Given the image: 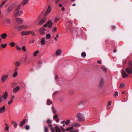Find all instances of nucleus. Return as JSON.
Here are the masks:
<instances>
[{"label": "nucleus", "mask_w": 132, "mask_h": 132, "mask_svg": "<svg viewBox=\"0 0 132 132\" xmlns=\"http://www.w3.org/2000/svg\"><path fill=\"white\" fill-rule=\"evenodd\" d=\"M44 61V60L43 59H40L37 62V63L39 64H42L43 61Z\"/></svg>", "instance_id": "27"}, {"label": "nucleus", "mask_w": 132, "mask_h": 132, "mask_svg": "<svg viewBox=\"0 0 132 132\" xmlns=\"http://www.w3.org/2000/svg\"><path fill=\"white\" fill-rule=\"evenodd\" d=\"M52 102L50 100H48L47 101V105H49L52 104Z\"/></svg>", "instance_id": "37"}, {"label": "nucleus", "mask_w": 132, "mask_h": 132, "mask_svg": "<svg viewBox=\"0 0 132 132\" xmlns=\"http://www.w3.org/2000/svg\"><path fill=\"white\" fill-rule=\"evenodd\" d=\"M79 125V124L78 123H74L72 124L71 125V126L73 127H77Z\"/></svg>", "instance_id": "25"}, {"label": "nucleus", "mask_w": 132, "mask_h": 132, "mask_svg": "<svg viewBox=\"0 0 132 132\" xmlns=\"http://www.w3.org/2000/svg\"><path fill=\"white\" fill-rule=\"evenodd\" d=\"M56 30V27H55L53 30H52V32H53L54 31H55Z\"/></svg>", "instance_id": "62"}, {"label": "nucleus", "mask_w": 132, "mask_h": 132, "mask_svg": "<svg viewBox=\"0 0 132 132\" xmlns=\"http://www.w3.org/2000/svg\"><path fill=\"white\" fill-rule=\"evenodd\" d=\"M2 97H0V103L2 101Z\"/></svg>", "instance_id": "64"}, {"label": "nucleus", "mask_w": 132, "mask_h": 132, "mask_svg": "<svg viewBox=\"0 0 132 132\" xmlns=\"http://www.w3.org/2000/svg\"><path fill=\"white\" fill-rule=\"evenodd\" d=\"M55 129L56 132H61V129L57 126L55 127Z\"/></svg>", "instance_id": "24"}, {"label": "nucleus", "mask_w": 132, "mask_h": 132, "mask_svg": "<svg viewBox=\"0 0 132 132\" xmlns=\"http://www.w3.org/2000/svg\"><path fill=\"white\" fill-rule=\"evenodd\" d=\"M20 6H21V5H18L17 6L16 9H15L14 11H20L19 10L20 9Z\"/></svg>", "instance_id": "26"}, {"label": "nucleus", "mask_w": 132, "mask_h": 132, "mask_svg": "<svg viewBox=\"0 0 132 132\" xmlns=\"http://www.w3.org/2000/svg\"><path fill=\"white\" fill-rule=\"evenodd\" d=\"M39 52V51L38 50H37L36 51H35L33 54V55L35 56H36L37 54Z\"/></svg>", "instance_id": "35"}, {"label": "nucleus", "mask_w": 132, "mask_h": 132, "mask_svg": "<svg viewBox=\"0 0 132 132\" xmlns=\"http://www.w3.org/2000/svg\"><path fill=\"white\" fill-rule=\"evenodd\" d=\"M77 118L79 121H83L85 120L84 117L81 113H79L77 115Z\"/></svg>", "instance_id": "4"}, {"label": "nucleus", "mask_w": 132, "mask_h": 132, "mask_svg": "<svg viewBox=\"0 0 132 132\" xmlns=\"http://www.w3.org/2000/svg\"><path fill=\"white\" fill-rule=\"evenodd\" d=\"M125 86V84L124 83L121 84L120 85V88H123Z\"/></svg>", "instance_id": "36"}, {"label": "nucleus", "mask_w": 132, "mask_h": 132, "mask_svg": "<svg viewBox=\"0 0 132 132\" xmlns=\"http://www.w3.org/2000/svg\"><path fill=\"white\" fill-rule=\"evenodd\" d=\"M81 56L83 57H85L86 56V53L84 52H82L81 54Z\"/></svg>", "instance_id": "33"}, {"label": "nucleus", "mask_w": 132, "mask_h": 132, "mask_svg": "<svg viewBox=\"0 0 132 132\" xmlns=\"http://www.w3.org/2000/svg\"><path fill=\"white\" fill-rule=\"evenodd\" d=\"M111 103H112L111 101H109L108 102V106H109L111 104Z\"/></svg>", "instance_id": "56"}, {"label": "nucleus", "mask_w": 132, "mask_h": 132, "mask_svg": "<svg viewBox=\"0 0 132 132\" xmlns=\"http://www.w3.org/2000/svg\"><path fill=\"white\" fill-rule=\"evenodd\" d=\"M14 14L13 15L15 17L19 16L23 13V12L21 11H14Z\"/></svg>", "instance_id": "5"}, {"label": "nucleus", "mask_w": 132, "mask_h": 132, "mask_svg": "<svg viewBox=\"0 0 132 132\" xmlns=\"http://www.w3.org/2000/svg\"><path fill=\"white\" fill-rule=\"evenodd\" d=\"M44 132H48V129L46 127H44Z\"/></svg>", "instance_id": "42"}, {"label": "nucleus", "mask_w": 132, "mask_h": 132, "mask_svg": "<svg viewBox=\"0 0 132 132\" xmlns=\"http://www.w3.org/2000/svg\"><path fill=\"white\" fill-rule=\"evenodd\" d=\"M59 37V35L57 34H56V37L54 38V40H55L56 41L57 40V39Z\"/></svg>", "instance_id": "50"}, {"label": "nucleus", "mask_w": 132, "mask_h": 132, "mask_svg": "<svg viewBox=\"0 0 132 132\" xmlns=\"http://www.w3.org/2000/svg\"><path fill=\"white\" fill-rule=\"evenodd\" d=\"M8 78V76L5 75L3 76L2 78V80L3 82L4 81Z\"/></svg>", "instance_id": "23"}, {"label": "nucleus", "mask_w": 132, "mask_h": 132, "mask_svg": "<svg viewBox=\"0 0 132 132\" xmlns=\"http://www.w3.org/2000/svg\"><path fill=\"white\" fill-rule=\"evenodd\" d=\"M46 17L44 18L43 19H42L38 23V24L39 25H42L46 21Z\"/></svg>", "instance_id": "10"}, {"label": "nucleus", "mask_w": 132, "mask_h": 132, "mask_svg": "<svg viewBox=\"0 0 132 132\" xmlns=\"http://www.w3.org/2000/svg\"><path fill=\"white\" fill-rule=\"evenodd\" d=\"M61 52V50L60 49H58L55 52L56 55L59 56L60 55Z\"/></svg>", "instance_id": "18"}, {"label": "nucleus", "mask_w": 132, "mask_h": 132, "mask_svg": "<svg viewBox=\"0 0 132 132\" xmlns=\"http://www.w3.org/2000/svg\"><path fill=\"white\" fill-rule=\"evenodd\" d=\"M47 123L49 124L51 123L52 122V121L50 119H48L47 120Z\"/></svg>", "instance_id": "48"}, {"label": "nucleus", "mask_w": 132, "mask_h": 132, "mask_svg": "<svg viewBox=\"0 0 132 132\" xmlns=\"http://www.w3.org/2000/svg\"><path fill=\"white\" fill-rule=\"evenodd\" d=\"M47 22L48 27L50 28L51 27L53 23L52 21L50 20Z\"/></svg>", "instance_id": "12"}, {"label": "nucleus", "mask_w": 132, "mask_h": 132, "mask_svg": "<svg viewBox=\"0 0 132 132\" xmlns=\"http://www.w3.org/2000/svg\"><path fill=\"white\" fill-rule=\"evenodd\" d=\"M5 21L8 24H10L11 22L10 20L7 18H6L5 19Z\"/></svg>", "instance_id": "30"}, {"label": "nucleus", "mask_w": 132, "mask_h": 132, "mask_svg": "<svg viewBox=\"0 0 132 132\" xmlns=\"http://www.w3.org/2000/svg\"><path fill=\"white\" fill-rule=\"evenodd\" d=\"M58 116L56 114H55L54 116L53 117V118L55 119L56 120V121L57 122H58L59 121V119H57Z\"/></svg>", "instance_id": "22"}, {"label": "nucleus", "mask_w": 132, "mask_h": 132, "mask_svg": "<svg viewBox=\"0 0 132 132\" xmlns=\"http://www.w3.org/2000/svg\"><path fill=\"white\" fill-rule=\"evenodd\" d=\"M118 95V92H117L116 91V92H115L114 93V96L115 97H116Z\"/></svg>", "instance_id": "46"}, {"label": "nucleus", "mask_w": 132, "mask_h": 132, "mask_svg": "<svg viewBox=\"0 0 132 132\" xmlns=\"http://www.w3.org/2000/svg\"><path fill=\"white\" fill-rule=\"evenodd\" d=\"M50 129L51 130V132H54L55 130L54 128L53 127H50Z\"/></svg>", "instance_id": "49"}, {"label": "nucleus", "mask_w": 132, "mask_h": 132, "mask_svg": "<svg viewBox=\"0 0 132 132\" xmlns=\"http://www.w3.org/2000/svg\"><path fill=\"white\" fill-rule=\"evenodd\" d=\"M86 100L85 99L83 100L79 101L78 103V104L79 105L84 104L86 103Z\"/></svg>", "instance_id": "14"}, {"label": "nucleus", "mask_w": 132, "mask_h": 132, "mask_svg": "<svg viewBox=\"0 0 132 132\" xmlns=\"http://www.w3.org/2000/svg\"><path fill=\"white\" fill-rule=\"evenodd\" d=\"M45 38L44 37H43L41 39V44L42 45H43L45 44Z\"/></svg>", "instance_id": "21"}, {"label": "nucleus", "mask_w": 132, "mask_h": 132, "mask_svg": "<svg viewBox=\"0 0 132 132\" xmlns=\"http://www.w3.org/2000/svg\"><path fill=\"white\" fill-rule=\"evenodd\" d=\"M14 64L15 66L16 67H18L20 66V63L19 62H16Z\"/></svg>", "instance_id": "40"}, {"label": "nucleus", "mask_w": 132, "mask_h": 132, "mask_svg": "<svg viewBox=\"0 0 132 132\" xmlns=\"http://www.w3.org/2000/svg\"><path fill=\"white\" fill-rule=\"evenodd\" d=\"M70 122V120H68L66 121V122H65V125H67Z\"/></svg>", "instance_id": "52"}, {"label": "nucleus", "mask_w": 132, "mask_h": 132, "mask_svg": "<svg viewBox=\"0 0 132 132\" xmlns=\"http://www.w3.org/2000/svg\"><path fill=\"white\" fill-rule=\"evenodd\" d=\"M46 37L47 39H48L51 37V36L50 34H48L46 35Z\"/></svg>", "instance_id": "38"}, {"label": "nucleus", "mask_w": 132, "mask_h": 132, "mask_svg": "<svg viewBox=\"0 0 132 132\" xmlns=\"http://www.w3.org/2000/svg\"><path fill=\"white\" fill-rule=\"evenodd\" d=\"M13 102V100L12 99H11L10 101L8 102V104L9 105L12 102Z\"/></svg>", "instance_id": "53"}, {"label": "nucleus", "mask_w": 132, "mask_h": 132, "mask_svg": "<svg viewBox=\"0 0 132 132\" xmlns=\"http://www.w3.org/2000/svg\"><path fill=\"white\" fill-rule=\"evenodd\" d=\"M7 45L6 44H2L1 45V46L3 48H5L6 47Z\"/></svg>", "instance_id": "44"}, {"label": "nucleus", "mask_w": 132, "mask_h": 132, "mask_svg": "<svg viewBox=\"0 0 132 132\" xmlns=\"http://www.w3.org/2000/svg\"><path fill=\"white\" fill-rule=\"evenodd\" d=\"M10 45L11 47H13L15 45V43L13 42H12L10 43Z\"/></svg>", "instance_id": "43"}, {"label": "nucleus", "mask_w": 132, "mask_h": 132, "mask_svg": "<svg viewBox=\"0 0 132 132\" xmlns=\"http://www.w3.org/2000/svg\"><path fill=\"white\" fill-rule=\"evenodd\" d=\"M73 129V127H69L67 128L66 129V130L67 131H68L70 130V132H78L77 130H71Z\"/></svg>", "instance_id": "8"}, {"label": "nucleus", "mask_w": 132, "mask_h": 132, "mask_svg": "<svg viewBox=\"0 0 132 132\" xmlns=\"http://www.w3.org/2000/svg\"><path fill=\"white\" fill-rule=\"evenodd\" d=\"M52 109L53 111V113H56V111L55 107L54 106H52Z\"/></svg>", "instance_id": "28"}, {"label": "nucleus", "mask_w": 132, "mask_h": 132, "mask_svg": "<svg viewBox=\"0 0 132 132\" xmlns=\"http://www.w3.org/2000/svg\"><path fill=\"white\" fill-rule=\"evenodd\" d=\"M74 93V92L73 91H71L69 93V94L70 95H72Z\"/></svg>", "instance_id": "55"}, {"label": "nucleus", "mask_w": 132, "mask_h": 132, "mask_svg": "<svg viewBox=\"0 0 132 132\" xmlns=\"http://www.w3.org/2000/svg\"><path fill=\"white\" fill-rule=\"evenodd\" d=\"M46 30L43 27L40 29L39 32L41 35L44 34Z\"/></svg>", "instance_id": "11"}, {"label": "nucleus", "mask_w": 132, "mask_h": 132, "mask_svg": "<svg viewBox=\"0 0 132 132\" xmlns=\"http://www.w3.org/2000/svg\"><path fill=\"white\" fill-rule=\"evenodd\" d=\"M30 128L29 126L28 125H27L25 127V129L27 130L29 129Z\"/></svg>", "instance_id": "54"}, {"label": "nucleus", "mask_w": 132, "mask_h": 132, "mask_svg": "<svg viewBox=\"0 0 132 132\" xmlns=\"http://www.w3.org/2000/svg\"><path fill=\"white\" fill-rule=\"evenodd\" d=\"M15 21L18 24H21L23 23V21L21 18H18L15 19Z\"/></svg>", "instance_id": "7"}, {"label": "nucleus", "mask_w": 132, "mask_h": 132, "mask_svg": "<svg viewBox=\"0 0 132 132\" xmlns=\"http://www.w3.org/2000/svg\"><path fill=\"white\" fill-rule=\"evenodd\" d=\"M104 80L103 79H100L99 84V86L100 87L102 88L103 86L104 85Z\"/></svg>", "instance_id": "9"}, {"label": "nucleus", "mask_w": 132, "mask_h": 132, "mask_svg": "<svg viewBox=\"0 0 132 132\" xmlns=\"http://www.w3.org/2000/svg\"><path fill=\"white\" fill-rule=\"evenodd\" d=\"M28 0H24L22 2V4L23 5H25L28 3Z\"/></svg>", "instance_id": "32"}, {"label": "nucleus", "mask_w": 132, "mask_h": 132, "mask_svg": "<svg viewBox=\"0 0 132 132\" xmlns=\"http://www.w3.org/2000/svg\"><path fill=\"white\" fill-rule=\"evenodd\" d=\"M59 20V18H56L55 20V22H57Z\"/></svg>", "instance_id": "61"}, {"label": "nucleus", "mask_w": 132, "mask_h": 132, "mask_svg": "<svg viewBox=\"0 0 132 132\" xmlns=\"http://www.w3.org/2000/svg\"><path fill=\"white\" fill-rule=\"evenodd\" d=\"M6 2V0H5L4 1H3L2 4V5H3L5 4V3Z\"/></svg>", "instance_id": "59"}, {"label": "nucleus", "mask_w": 132, "mask_h": 132, "mask_svg": "<svg viewBox=\"0 0 132 132\" xmlns=\"http://www.w3.org/2000/svg\"><path fill=\"white\" fill-rule=\"evenodd\" d=\"M26 119H24L22 121L20 122V124L19 125L20 127L22 126L25 123Z\"/></svg>", "instance_id": "20"}, {"label": "nucleus", "mask_w": 132, "mask_h": 132, "mask_svg": "<svg viewBox=\"0 0 132 132\" xmlns=\"http://www.w3.org/2000/svg\"><path fill=\"white\" fill-rule=\"evenodd\" d=\"M129 67L126 69V71L129 74H131L132 73V62L129 61L128 64Z\"/></svg>", "instance_id": "1"}, {"label": "nucleus", "mask_w": 132, "mask_h": 132, "mask_svg": "<svg viewBox=\"0 0 132 132\" xmlns=\"http://www.w3.org/2000/svg\"><path fill=\"white\" fill-rule=\"evenodd\" d=\"M8 95L7 92L6 91L5 92L4 94V95L2 97V98H3L4 99L6 100L7 97Z\"/></svg>", "instance_id": "17"}, {"label": "nucleus", "mask_w": 132, "mask_h": 132, "mask_svg": "<svg viewBox=\"0 0 132 132\" xmlns=\"http://www.w3.org/2000/svg\"><path fill=\"white\" fill-rule=\"evenodd\" d=\"M17 29L19 31L21 30L22 29H23L22 27V25L18 26L17 27Z\"/></svg>", "instance_id": "31"}, {"label": "nucleus", "mask_w": 132, "mask_h": 132, "mask_svg": "<svg viewBox=\"0 0 132 132\" xmlns=\"http://www.w3.org/2000/svg\"><path fill=\"white\" fill-rule=\"evenodd\" d=\"M58 93L57 92H55L53 94V95L54 96L55 95H56Z\"/></svg>", "instance_id": "58"}, {"label": "nucleus", "mask_w": 132, "mask_h": 132, "mask_svg": "<svg viewBox=\"0 0 132 132\" xmlns=\"http://www.w3.org/2000/svg\"><path fill=\"white\" fill-rule=\"evenodd\" d=\"M9 127L8 126L6 127L5 128V130H7V131H9Z\"/></svg>", "instance_id": "60"}, {"label": "nucleus", "mask_w": 132, "mask_h": 132, "mask_svg": "<svg viewBox=\"0 0 132 132\" xmlns=\"http://www.w3.org/2000/svg\"><path fill=\"white\" fill-rule=\"evenodd\" d=\"M16 49L19 51H21V48L18 46H16Z\"/></svg>", "instance_id": "51"}, {"label": "nucleus", "mask_w": 132, "mask_h": 132, "mask_svg": "<svg viewBox=\"0 0 132 132\" xmlns=\"http://www.w3.org/2000/svg\"><path fill=\"white\" fill-rule=\"evenodd\" d=\"M51 7L50 5H49L48 7V9L46 12L45 13V15H47L50 12V11L51 10Z\"/></svg>", "instance_id": "13"}, {"label": "nucleus", "mask_w": 132, "mask_h": 132, "mask_svg": "<svg viewBox=\"0 0 132 132\" xmlns=\"http://www.w3.org/2000/svg\"><path fill=\"white\" fill-rule=\"evenodd\" d=\"M18 75L17 72H15L13 75V76L14 77H15L17 76Z\"/></svg>", "instance_id": "45"}, {"label": "nucleus", "mask_w": 132, "mask_h": 132, "mask_svg": "<svg viewBox=\"0 0 132 132\" xmlns=\"http://www.w3.org/2000/svg\"><path fill=\"white\" fill-rule=\"evenodd\" d=\"M20 89V87L19 86H18L17 87L14 88L13 89V92L14 93H16L18 92Z\"/></svg>", "instance_id": "16"}, {"label": "nucleus", "mask_w": 132, "mask_h": 132, "mask_svg": "<svg viewBox=\"0 0 132 132\" xmlns=\"http://www.w3.org/2000/svg\"><path fill=\"white\" fill-rule=\"evenodd\" d=\"M23 29H27L28 28V26L26 25H22Z\"/></svg>", "instance_id": "34"}, {"label": "nucleus", "mask_w": 132, "mask_h": 132, "mask_svg": "<svg viewBox=\"0 0 132 132\" xmlns=\"http://www.w3.org/2000/svg\"><path fill=\"white\" fill-rule=\"evenodd\" d=\"M5 107L4 106L0 108V113L4 112L5 111Z\"/></svg>", "instance_id": "15"}, {"label": "nucleus", "mask_w": 132, "mask_h": 132, "mask_svg": "<svg viewBox=\"0 0 132 132\" xmlns=\"http://www.w3.org/2000/svg\"><path fill=\"white\" fill-rule=\"evenodd\" d=\"M1 36L3 39H5L7 37V35L5 33H4L1 35Z\"/></svg>", "instance_id": "19"}, {"label": "nucleus", "mask_w": 132, "mask_h": 132, "mask_svg": "<svg viewBox=\"0 0 132 132\" xmlns=\"http://www.w3.org/2000/svg\"><path fill=\"white\" fill-rule=\"evenodd\" d=\"M22 50L23 51H24V52H25V51H26V48L24 46H23L22 47Z\"/></svg>", "instance_id": "47"}, {"label": "nucleus", "mask_w": 132, "mask_h": 132, "mask_svg": "<svg viewBox=\"0 0 132 132\" xmlns=\"http://www.w3.org/2000/svg\"><path fill=\"white\" fill-rule=\"evenodd\" d=\"M30 34H32L33 36H35L36 34L35 32L33 31H23L21 32V34L22 36H25L27 35H29Z\"/></svg>", "instance_id": "2"}, {"label": "nucleus", "mask_w": 132, "mask_h": 132, "mask_svg": "<svg viewBox=\"0 0 132 132\" xmlns=\"http://www.w3.org/2000/svg\"><path fill=\"white\" fill-rule=\"evenodd\" d=\"M101 69L103 72H107V69L106 68L103 67H101Z\"/></svg>", "instance_id": "29"}, {"label": "nucleus", "mask_w": 132, "mask_h": 132, "mask_svg": "<svg viewBox=\"0 0 132 132\" xmlns=\"http://www.w3.org/2000/svg\"><path fill=\"white\" fill-rule=\"evenodd\" d=\"M122 77L123 78H126L128 76V75L127 73L125 70L123 69L121 71Z\"/></svg>", "instance_id": "6"}, {"label": "nucleus", "mask_w": 132, "mask_h": 132, "mask_svg": "<svg viewBox=\"0 0 132 132\" xmlns=\"http://www.w3.org/2000/svg\"><path fill=\"white\" fill-rule=\"evenodd\" d=\"M15 6L16 5L15 4H12L7 9V11L6 12V13L7 14H8L10 13L14 9Z\"/></svg>", "instance_id": "3"}, {"label": "nucleus", "mask_w": 132, "mask_h": 132, "mask_svg": "<svg viewBox=\"0 0 132 132\" xmlns=\"http://www.w3.org/2000/svg\"><path fill=\"white\" fill-rule=\"evenodd\" d=\"M34 41L35 40L33 38H32L30 40V42H29V43L30 44L31 43H33Z\"/></svg>", "instance_id": "39"}, {"label": "nucleus", "mask_w": 132, "mask_h": 132, "mask_svg": "<svg viewBox=\"0 0 132 132\" xmlns=\"http://www.w3.org/2000/svg\"><path fill=\"white\" fill-rule=\"evenodd\" d=\"M63 98L62 97H61L60 98L59 101L60 102H62L63 101Z\"/></svg>", "instance_id": "57"}, {"label": "nucleus", "mask_w": 132, "mask_h": 132, "mask_svg": "<svg viewBox=\"0 0 132 132\" xmlns=\"http://www.w3.org/2000/svg\"><path fill=\"white\" fill-rule=\"evenodd\" d=\"M12 124H14L13 125L14 127L16 128V127L18 124L17 123H16L14 121H13L12 122Z\"/></svg>", "instance_id": "41"}, {"label": "nucleus", "mask_w": 132, "mask_h": 132, "mask_svg": "<svg viewBox=\"0 0 132 132\" xmlns=\"http://www.w3.org/2000/svg\"><path fill=\"white\" fill-rule=\"evenodd\" d=\"M47 26V22H46V23L44 25L43 27H46Z\"/></svg>", "instance_id": "63"}]
</instances>
